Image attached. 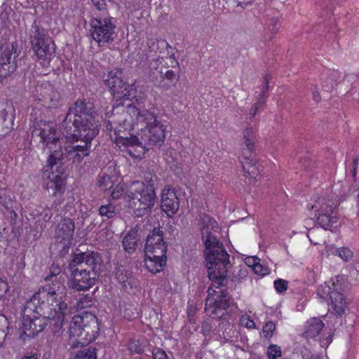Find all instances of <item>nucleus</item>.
Masks as SVG:
<instances>
[{
    "label": "nucleus",
    "mask_w": 359,
    "mask_h": 359,
    "mask_svg": "<svg viewBox=\"0 0 359 359\" xmlns=\"http://www.w3.org/2000/svg\"><path fill=\"white\" fill-rule=\"evenodd\" d=\"M104 81L117 102L105 126L111 140L119 148L125 147L135 158H141L145 153L143 143L161 145L165 138L166 126L154 111L140 109L130 102V97L135 95V90L132 85L123 81L122 71H110Z\"/></svg>",
    "instance_id": "obj_1"
},
{
    "label": "nucleus",
    "mask_w": 359,
    "mask_h": 359,
    "mask_svg": "<svg viewBox=\"0 0 359 359\" xmlns=\"http://www.w3.org/2000/svg\"><path fill=\"white\" fill-rule=\"evenodd\" d=\"M201 231L208 277L218 285L208 288L205 309L211 318H221L226 314L229 306L228 294L220 285H223L231 266L230 255L215 235L218 232V224L215 219L209 216L203 217Z\"/></svg>",
    "instance_id": "obj_2"
},
{
    "label": "nucleus",
    "mask_w": 359,
    "mask_h": 359,
    "mask_svg": "<svg viewBox=\"0 0 359 359\" xmlns=\"http://www.w3.org/2000/svg\"><path fill=\"white\" fill-rule=\"evenodd\" d=\"M35 136L40 138L39 142L43 151L50 154L47 164L43 168V177L46 178V187L53 189V195L62 194L65 191V180L62 177L63 168L62 145L65 137L58 129L57 124L53 121H41L37 123L34 130Z\"/></svg>",
    "instance_id": "obj_3"
},
{
    "label": "nucleus",
    "mask_w": 359,
    "mask_h": 359,
    "mask_svg": "<svg viewBox=\"0 0 359 359\" xmlns=\"http://www.w3.org/2000/svg\"><path fill=\"white\" fill-rule=\"evenodd\" d=\"M66 294V288L63 283L54 281L52 285L39 289L31 297L36 298V305H40L44 311V316L49 318L50 327L56 337H61L64 332L62 325L68 312V306L65 300Z\"/></svg>",
    "instance_id": "obj_4"
},
{
    "label": "nucleus",
    "mask_w": 359,
    "mask_h": 359,
    "mask_svg": "<svg viewBox=\"0 0 359 359\" xmlns=\"http://www.w3.org/2000/svg\"><path fill=\"white\" fill-rule=\"evenodd\" d=\"M100 260L95 252L74 254L69 264L68 285L76 291H84L91 288L95 283V270Z\"/></svg>",
    "instance_id": "obj_5"
},
{
    "label": "nucleus",
    "mask_w": 359,
    "mask_h": 359,
    "mask_svg": "<svg viewBox=\"0 0 359 359\" xmlns=\"http://www.w3.org/2000/svg\"><path fill=\"white\" fill-rule=\"evenodd\" d=\"M156 180V175L149 172L144 175L143 181H133L128 184L124 201L136 217L144 215L154 205Z\"/></svg>",
    "instance_id": "obj_6"
},
{
    "label": "nucleus",
    "mask_w": 359,
    "mask_h": 359,
    "mask_svg": "<svg viewBox=\"0 0 359 359\" xmlns=\"http://www.w3.org/2000/svg\"><path fill=\"white\" fill-rule=\"evenodd\" d=\"M98 332L97 318L89 312L74 316L67 331L71 345L74 348L83 346L93 341Z\"/></svg>",
    "instance_id": "obj_7"
},
{
    "label": "nucleus",
    "mask_w": 359,
    "mask_h": 359,
    "mask_svg": "<svg viewBox=\"0 0 359 359\" xmlns=\"http://www.w3.org/2000/svg\"><path fill=\"white\" fill-rule=\"evenodd\" d=\"M93 111V104L86 100H77L72 107L66 116V121L72 123L75 128H79L80 136L92 137L98 134V121L95 119Z\"/></svg>",
    "instance_id": "obj_8"
},
{
    "label": "nucleus",
    "mask_w": 359,
    "mask_h": 359,
    "mask_svg": "<svg viewBox=\"0 0 359 359\" xmlns=\"http://www.w3.org/2000/svg\"><path fill=\"white\" fill-rule=\"evenodd\" d=\"M166 252L163 232L154 229L148 234L144 247V266L148 271L155 274L163 271L166 264Z\"/></svg>",
    "instance_id": "obj_9"
},
{
    "label": "nucleus",
    "mask_w": 359,
    "mask_h": 359,
    "mask_svg": "<svg viewBox=\"0 0 359 359\" xmlns=\"http://www.w3.org/2000/svg\"><path fill=\"white\" fill-rule=\"evenodd\" d=\"M341 186L340 184H336L333 187L334 193L331 196L318 197L315 203L311 205L310 209L314 212L318 224L324 229L330 228L338 220L336 207L343 196L339 191Z\"/></svg>",
    "instance_id": "obj_10"
},
{
    "label": "nucleus",
    "mask_w": 359,
    "mask_h": 359,
    "mask_svg": "<svg viewBox=\"0 0 359 359\" xmlns=\"http://www.w3.org/2000/svg\"><path fill=\"white\" fill-rule=\"evenodd\" d=\"M79 128H75L74 133L70 136L65 137V142L62 145L69 159L74 162L80 163L82 159L88 156L92 144V140L97 134H94L89 138L86 136H80Z\"/></svg>",
    "instance_id": "obj_11"
},
{
    "label": "nucleus",
    "mask_w": 359,
    "mask_h": 359,
    "mask_svg": "<svg viewBox=\"0 0 359 359\" xmlns=\"http://www.w3.org/2000/svg\"><path fill=\"white\" fill-rule=\"evenodd\" d=\"M90 34L100 47L111 43L116 36V25L112 18H93L90 20Z\"/></svg>",
    "instance_id": "obj_12"
},
{
    "label": "nucleus",
    "mask_w": 359,
    "mask_h": 359,
    "mask_svg": "<svg viewBox=\"0 0 359 359\" xmlns=\"http://www.w3.org/2000/svg\"><path fill=\"white\" fill-rule=\"evenodd\" d=\"M339 280H332L321 285L317 290V294L321 301L327 300L329 297L331 301V306L335 313L341 316L344 313L347 304L343 294L338 291L339 288Z\"/></svg>",
    "instance_id": "obj_13"
},
{
    "label": "nucleus",
    "mask_w": 359,
    "mask_h": 359,
    "mask_svg": "<svg viewBox=\"0 0 359 359\" xmlns=\"http://www.w3.org/2000/svg\"><path fill=\"white\" fill-rule=\"evenodd\" d=\"M30 41L33 50L41 60H50L54 53V44L50 38L46 37L44 31L35 24L32 26Z\"/></svg>",
    "instance_id": "obj_14"
},
{
    "label": "nucleus",
    "mask_w": 359,
    "mask_h": 359,
    "mask_svg": "<svg viewBox=\"0 0 359 359\" xmlns=\"http://www.w3.org/2000/svg\"><path fill=\"white\" fill-rule=\"evenodd\" d=\"M15 53V46L13 43L4 42L0 43V81L13 73L16 69L12 55Z\"/></svg>",
    "instance_id": "obj_15"
},
{
    "label": "nucleus",
    "mask_w": 359,
    "mask_h": 359,
    "mask_svg": "<svg viewBox=\"0 0 359 359\" xmlns=\"http://www.w3.org/2000/svg\"><path fill=\"white\" fill-rule=\"evenodd\" d=\"M36 298H30L27 300L24 306L22 311V323L20 327V337L25 339L26 337H34L38 334L36 327H34L33 321V313L36 311Z\"/></svg>",
    "instance_id": "obj_16"
},
{
    "label": "nucleus",
    "mask_w": 359,
    "mask_h": 359,
    "mask_svg": "<svg viewBox=\"0 0 359 359\" xmlns=\"http://www.w3.org/2000/svg\"><path fill=\"white\" fill-rule=\"evenodd\" d=\"M34 97L48 107H55L60 100V94L49 82H43L36 86Z\"/></svg>",
    "instance_id": "obj_17"
},
{
    "label": "nucleus",
    "mask_w": 359,
    "mask_h": 359,
    "mask_svg": "<svg viewBox=\"0 0 359 359\" xmlns=\"http://www.w3.org/2000/svg\"><path fill=\"white\" fill-rule=\"evenodd\" d=\"M75 230L74 222L70 218H64L56 226V241L62 245L63 249L71 245Z\"/></svg>",
    "instance_id": "obj_18"
},
{
    "label": "nucleus",
    "mask_w": 359,
    "mask_h": 359,
    "mask_svg": "<svg viewBox=\"0 0 359 359\" xmlns=\"http://www.w3.org/2000/svg\"><path fill=\"white\" fill-rule=\"evenodd\" d=\"M161 208L168 216L176 213L179 208V201L173 189L165 187L161 194Z\"/></svg>",
    "instance_id": "obj_19"
},
{
    "label": "nucleus",
    "mask_w": 359,
    "mask_h": 359,
    "mask_svg": "<svg viewBox=\"0 0 359 359\" xmlns=\"http://www.w3.org/2000/svg\"><path fill=\"white\" fill-rule=\"evenodd\" d=\"M323 327L324 323L320 319L313 318L307 321L304 334L306 338H313L320 333Z\"/></svg>",
    "instance_id": "obj_20"
},
{
    "label": "nucleus",
    "mask_w": 359,
    "mask_h": 359,
    "mask_svg": "<svg viewBox=\"0 0 359 359\" xmlns=\"http://www.w3.org/2000/svg\"><path fill=\"white\" fill-rule=\"evenodd\" d=\"M139 241L138 231L135 229H130L127 232L123 239V246L128 253L133 252Z\"/></svg>",
    "instance_id": "obj_21"
},
{
    "label": "nucleus",
    "mask_w": 359,
    "mask_h": 359,
    "mask_svg": "<svg viewBox=\"0 0 359 359\" xmlns=\"http://www.w3.org/2000/svg\"><path fill=\"white\" fill-rule=\"evenodd\" d=\"M116 277L118 282L123 285V287L126 290L137 287L136 280L128 271L118 269L116 271Z\"/></svg>",
    "instance_id": "obj_22"
},
{
    "label": "nucleus",
    "mask_w": 359,
    "mask_h": 359,
    "mask_svg": "<svg viewBox=\"0 0 359 359\" xmlns=\"http://www.w3.org/2000/svg\"><path fill=\"white\" fill-rule=\"evenodd\" d=\"M36 306V311L33 313V323L37 332H41L44 327L47 325L48 323H50V319L48 317H45L43 314V310L41 308L40 305Z\"/></svg>",
    "instance_id": "obj_23"
},
{
    "label": "nucleus",
    "mask_w": 359,
    "mask_h": 359,
    "mask_svg": "<svg viewBox=\"0 0 359 359\" xmlns=\"http://www.w3.org/2000/svg\"><path fill=\"white\" fill-rule=\"evenodd\" d=\"M339 78V73L336 71H330L323 74L321 76L323 88L325 91L331 90L337 84Z\"/></svg>",
    "instance_id": "obj_24"
},
{
    "label": "nucleus",
    "mask_w": 359,
    "mask_h": 359,
    "mask_svg": "<svg viewBox=\"0 0 359 359\" xmlns=\"http://www.w3.org/2000/svg\"><path fill=\"white\" fill-rule=\"evenodd\" d=\"M243 167L249 177L257 180L261 171L258 163L252 162V160L247 159L246 161L243 163Z\"/></svg>",
    "instance_id": "obj_25"
},
{
    "label": "nucleus",
    "mask_w": 359,
    "mask_h": 359,
    "mask_svg": "<svg viewBox=\"0 0 359 359\" xmlns=\"http://www.w3.org/2000/svg\"><path fill=\"white\" fill-rule=\"evenodd\" d=\"M243 144L250 152L254 151L255 147V131L251 127L247 128L243 131Z\"/></svg>",
    "instance_id": "obj_26"
},
{
    "label": "nucleus",
    "mask_w": 359,
    "mask_h": 359,
    "mask_svg": "<svg viewBox=\"0 0 359 359\" xmlns=\"http://www.w3.org/2000/svg\"><path fill=\"white\" fill-rule=\"evenodd\" d=\"M116 180L114 175L104 174L99 179L98 186L103 191L109 190L114 186Z\"/></svg>",
    "instance_id": "obj_27"
},
{
    "label": "nucleus",
    "mask_w": 359,
    "mask_h": 359,
    "mask_svg": "<svg viewBox=\"0 0 359 359\" xmlns=\"http://www.w3.org/2000/svg\"><path fill=\"white\" fill-rule=\"evenodd\" d=\"M74 359H97L95 348H85L76 353Z\"/></svg>",
    "instance_id": "obj_28"
},
{
    "label": "nucleus",
    "mask_w": 359,
    "mask_h": 359,
    "mask_svg": "<svg viewBox=\"0 0 359 359\" xmlns=\"http://www.w3.org/2000/svg\"><path fill=\"white\" fill-rule=\"evenodd\" d=\"M100 215L107 218H112L116 214V208L111 203L101 205L99 208Z\"/></svg>",
    "instance_id": "obj_29"
},
{
    "label": "nucleus",
    "mask_w": 359,
    "mask_h": 359,
    "mask_svg": "<svg viewBox=\"0 0 359 359\" xmlns=\"http://www.w3.org/2000/svg\"><path fill=\"white\" fill-rule=\"evenodd\" d=\"M269 359H278L281 357V348L276 344H271L269 346L266 351Z\"/></svg>",
    "instance_id": "obj_30"
},
{
    "label": "nucleus",
    "mask_w": 359,
    "mask_h": 359,
    "mask_svg": "<svg viewBox=\"0 0 359 359\" xmlns=\"http://www.w3.org/2000/svg\"><path fill=\"white\" fill-rule=\"evenodd\" d=\"M127 184L118 183L116 187L113 189L111 196L114 199H118L121 196H123L124 198L125 193L126 191V187Z\"/></svg>",
    "instance_id": "obj_31"
},
{
    "label": "nucleus",
    "mask_w": 359,
    "mask_h": 359,
    "mask_svg": "<svg viewBox=\"0 0 359 359\" xmlns=\"http://www.w3.org/2000/svg\"><path fill=\"white\" fill-rule=\"evenodd\" d=\"M223 334L226 341H233L234 338L237 337L238 332L236 330L233 325H229L228 327L225 329Z\"/></svg>",
    "instance_id": "obj_32"
},
{
    "label": "nucleus",
    "mask_w": 359,
    "mask_h": 359,
    "mask_svg": "<svg viewBox=\"0 0 359 359\" xmlns=\"http://www.w3.org/2000/svg\"><path fill=\"white\" fill-rule=\"evenodd\" d=\"M276 329V325L272 321L267 322L263 327L262 334L266 338L272 337L273 331Z\"/></svg>",
    "instance_id": "obj_33"
},
{
    "label": "nucleus",
    "mask_w": 359,
    "mask_h": 359,
    "mask_svg": "<svg viewBox=\"0 0 359 359\" xmlns=\"http://www.w3.org/2000/svg\"><path fill=\"white\" fill-rule=\"evenodd\" d=\"M8 320L5 316L0 314V348L6 338L4 327H7Z\"/></svg>",
    "instance_id": "obj_34"
},
{
    "label": "nucleus",
    "mask_w": 359,
    "mask_h": 359,
    "mask_svg": "<svg viewBox=\"0 0 359 359\" xmlns=\"http://www.w3.org/2000/svg\"><path fill=\"white\" fill-rule=\"evenodd\" d=\"M240 323L242 326L248 329L255 328V323L254 320L250 318L249 315L247 314L241 316L240 318Z\"/></svg>",
    "instance_id": "obj_35"
},
{
    "label": "nucleus",
    "mask_w": 359,
    "mask_h": 359,
    "mask_svg": "<svg viewBox=\"0 0 359 359\" xmlns=\"http://www.w3.org/2000/svg\"><path fill=\"white\" fill-rule=\"evenodd\" d=\"M336 254L344 261H348L353 257V252L347 248L337 249Z\"/></svg>",
    "instance_id": "obj_36"
},
{
    "label": "nucleus",
    "mask_w": 359,
    "mask_h": 359,
    "mask_svg": "<svg viewBox=\"0 0 359 359\" xmlns=\"http://www.w3.org/2000/svg\"><path fill=\"white\" fill-rule=\"evenodd\" d=\"M274 287L278 293H283L287 290L288 282L283 279L276 280L273 283Z\"/></svg>",
    "instance_id": "obj_37"
},
{
    "label": "nucleus",
    "mask_w": 359,
    "mask_h": 359,
    "mask_svg": "<svg viewBox=\"0 0 359 359\" xmlns=\"http://www.w3.org/2000/svg\"><path fill=\"white\" fill-rule=\"evenodd\" d=\"M252 270L254 271V272L257 274H259V275H261V276H264V275H266L268 274L269 273V269L267 267H264L260 263H259V261H258V262L256 264V265L255 266V267L252 269Z\"/></svg>",
    "instance_id": "obj_38"
},
{
    "label": "nucleus",
    "mask_w": 359,
    "mask_h": 359,
    "mask_svg": "<svg viewBox=\"0 0 359 359\" xmlns=\"http://www.w3.org/2000/svg\"><path fill=\"white\" fill-rule=\"evenodd\" d=\"M153 359H168V355L164 351L156 348L152 352Z\"/></svg>",
    "instance_id": "obj_39"
},
{
    "label": "nucleus",
    "mask_w": 359,
    "mask_h": 359,
    "mask_svg": "<svg viewBox=\"0 0 359 359\" xmlns=\"http://www.w3.org/2000/svg\"><path fill=\"white\" fill-rule=\"evenodd\" d=\"M9 290V286L6 280L0 278V301Z\"/></svg>",
    "instance_id": "obj_40"
},
{
    "label": "nucleus",
    "mask_w": 359,
    "mask_h": 359,
    "mask_svg": "<svg viewBox=\"0 0 359 359\" xmlns=\"http://www.w3.org/2000/svg\"><path fill=\"white\" fill-rule=\"evenodd\" d=\"M91 302H92V301H91L90 297H89L88 296H84V297L80 298V299L78 302V307H79L81 309L88 307V306H90Z\"/></svg>",
    "instance_id": "obj_41"
},
{
    "label": "nucleus",
    "mask_w": 359,
    "mask_h": 359,
    "mask_svg": "<svg viewBox=\"0 0 359 359\" xmlns=\"http://www.w3.org/2000/svg\"><path fill=\"white\" fill-rule=\"evenodd\" d=\"M91 2L96 9L100 11L106 9L107 4L105 0H91Z\"/></svg>",
    "instance_id": "obj_42"
},
{
    "label": "nucleus",
    "mask_w": 359,
    "mask_h": 359,
    "mask_svg": "<svg viewBox=\"0 0 359 359\" xmlns=\"http://www.w3.org/2000/svg\"><path fill=\"white\" fill-rule=\"evenodd\" d=\"M264 103V102H262V100L259 99L256 103H255L252 105L251 109L250 110V115L251 116V117L255 116L261 105Z\"/></svg>",
    "instance_id": "obj_43"
},
{
    "label": "nucleus",
    "mask_w": 359,
    "mask_h": 359,
    "mask_svg": "<svg viewBox=\"0 0 359 359\" xmlns=\"http://www.w3.org/2000/svg\"><path fill=\"white\" fill-rule=\"evenodd\" d=\"M4 131L5 133H8L13 127V120L11 116H9L7 118H4Z\"/></svg>",
    "instance_id": "obj_44"
},
{
    "label": "nucleus",
    "mask_w": 359,
    "mask_h": 359,
    "mask_svg": "<svg viewBox=\"0 0 359 359\" xmlns=\"http://www.w3.org/2000/svg\"><path fill=\"white\" fill-rule=\"evenodd\" d=\"M258 261H259V259L257 257H250L245 259V264L249 267L253 269Z\"/></svg>",
    "instance_id": "obj_45"
},
{
    "label": "nucleus",
    "mask_w": 359,
    "mask_h": 359,
    "mask_svg": "<svg viewBox=\"0 0 359 359\" xmlns=\"http://www.w3.org/2000/svg\"><path fill=\"white\" fill-rule=\"evenodd\" d=\"M301 353H302L303 359H311L312 358L313 355H312L311 351L305 347L301 350Z\"/></svg>",
    "instance_id": "obj_46"
},
{
    "label": "nucleus",
    "mask_w": 359,
    "mask_h": 359,
    "mask_svg": "<svg viewBox=\"0 0 359 359\" xmlns=\"http://www.w3.org/2000/svg\"><path fill=\"white\" fill-rule=\"evenodd\" d=\"M130 350L135 353H140L142 351L141 346L137 342H133L130 346Z\"/></svg>",
    "instance_id": "obj_47"
},
{
    "label": "nucleus",
    "mask_w": 359,
    "mask_h": 359,
    "mask_svg": "<svg viewBox=\"0 0 359 359\" xmlns=\"http://www.w3.org/2000/svg\"><path fill=\"white\" fill-rule=\"evenodd\" d=\"M165 78L169 81H173L175 79H176V74H175V72L172 70H168L165 73Z\"/></svg>",
    "instance_id": "obj_48"
},
{
    "label": "nucleus",
    "mask_w": 359,
    "mask_h": 359,
    "mask_svg": "<svg viewBox=\"0 0 359 359\" xmlns=\"http://www.w3.org/2000/svg\"><path fill=\"white\" fill-rule=\"evenodd\" d=\"M265 80H266V83L264 84V86H263V93L261 95V97L259 99L262 100V102H265V100H266V95H265V93H264V91L265 90H267L268 88H269V84H268V80L266 78H265Z\"/></svg>",
    "instance_id": "obj_49"
},
{
    "label": "nucleus",
    "mask_w": 359,
    "mask_h": 359,
    "mask_svg": "<svg viewBox=\"0 0 359 359\" xmlns=\"http://www.w3.org/2000/svg\"><path fill=\"white\" fill-rule=\"evenodd\" d=\"M312 93H313V100L316 103H318L320 101L321 97L320 96V94H319L318 90L317 89H313Z\"/></svg>",
    "instance_id": "obj_50"
},
{
    "label": "nucleus",
    "mask_w": 359,
    "mask_h": 359,
    "mask_svg": "<svg viewBox=\"0 0 359 359\" xmlns=\"http://www.w3.org/2000/svg\"><path fill=\"white\" fill-rule=\"evenodd\" d=\"M238 275L241 276V277H245L247 276V271L246 269H239L238 271Z\"/></svg>",
    "instance_id": "obj_51"
},
{
    "label": "nucleus",
    "mask_w": 359,
    "mask_h": 359,
    "mask_svg": "<svg viewBox=\"0 0 359 359\" xmlns=\"http://www.w3.org/2000/svg\"><path fill=\"white\" fill-rule=\"evenodd\" d=\"M21 359H37V357L35 355H25Z\"/></svg>",
    "instance_id": "obj_52"
},
{
    "label": "nucleus",
    "mask_w": 359,
    "mask_h": 359,
    "mask_svg": "<svg viewBox=\"0 0 359 359\" xmlns=\"http://www.w3.org/2000/svg\"><path fill=\"white\" fill-rule=\"evenodd\" d=\"M353 177H355L356 175V168H355V165H357V159H355L354 161H353Z\"/></svg>",
    "instance_id": "obj_53"
},
{
    "label": "nucleus",
    "mask_w": 359,
    "mask_h": 359,
    "mask_svg": "<svg viewBox=\"0 0 359 359\" xmlns=\"http://www.w3.org/2000/svg\"><path fill=\"white\" fill-rule=\"evenodd\" d=\"M274 33H275V32H273L272 34H271V35L267 38V39L271 40V39H272V37H273V36Z\"/></svg>",
    "instance_id": "obj_54"
},
{
    "label": "nucleus",
    "mask_w": 359,
    "mask_h": 359,
    "mask_svg": "<svg viewBox=\"0 0 359 359\" xmlns=\"http://www.w3.org/2000/svg\"><path fill=\"white\" fill-rule=\"evenodd\" d=\"M311 359H320V357L319 356H316V357L312 356Z\"/></svg>",
    "instance_id": "obj_55"
}]
</instances>
